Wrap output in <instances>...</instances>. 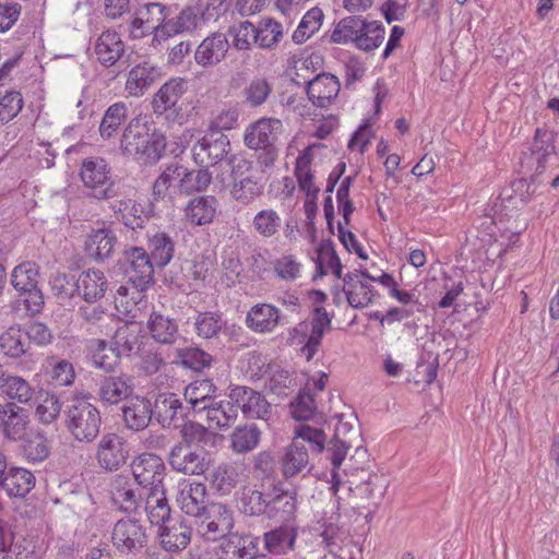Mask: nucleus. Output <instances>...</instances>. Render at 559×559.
Listing matches in <instances>:
<instances>
[{"instance_id":"nucleus-1","label":"nucleus","mask_w":559,"mask_h":559,"mask_svg":"<svg viewBox=\"0 0 559 559\" xmlns=\"http://www.w3.org/2000/svg\"><path fill=\"white\" fill-rule=\"evenodd\" d=\"M165 147V136L141 118H134L128 123L120 140L123 155L144 162L159 159Z\"/></svg>"},{"instance_id":"nucleus-2","label":"nucleus","mask_w":559,"mask_h":559,"mask_svg":"<svg viewBox=\"0 0 559 559\" xmlns=\"http://www.w3.org/2000/svg\"><path fill=\"white\" fill-rule=\"evenodd\" d=\"M555 133L547 129L538 128L535 131L530 151L524 153L521 158V168L530 177L531 182L522 179L516 183L515 190H522L526 187V194L532 195L536 192L538 177L545 171L547 164L555 158Z\"/></svg>"},{"instance_id":"nucleus-3","label":"nucleus","mask_w":559,"mask_h":559,"mask_svg":"<svg viewBox=\"0 0 559 559\" xmlns=\"http://www.w3.org/2000/svg\"><path fill=\"white\" fill-rule=\"evenodd\" d=\"M64 416L67 429L76 441L91 443L99 435L100 412L88 395L74 393L69 400Z\"/></svg>"},{"instance_id":"nucleus-4","label":"nucleus","mask_w":559,"mask_h":559,"mask_svg":"<svg viewBox=\"0 0 559 559\" xmlns=\"http://www.w3.org/2000/svg\"><path fill=\"white\" fill-rule=\"evenodd\" d=\"M331 317L324 307H316L310 320L296 324L288 331L290 345H302L301 353L309 361L313 358L321 344L325 331L331 329Z\"/></svg>"},{"instance_id":"nucleus-5","label":"nucleus","mask_w":559,"mask_h":559,"mask_svg":"<svg viewBox=\"0 0 559 559\" xmlns=\"http://www.w3.org/2000/svg\"><path fill=\"white\" fill-rule=\"evenodd\" d=\"M281 131V120L262 118L251 123L245 132L243 142L246 146L251 150L261 151L258 160L264 168L272 166L278 156L275 142Z\"/></svg>"},{"instance_id":"nucleus-6","label":"nucleus","mask_w":559,"mask_h":559,"mask_svg":"<svg viewBox=\"0 0 559 559\" xmlns=\"http://www.w3.org/2000/svg\"><path fill=\"white\" fill-rule=\"evenodd\" d=\"M80 178L87 195L97 200H110L118 197V187L111 178L108 163L98 156L83 159Z\"/></svg>"},{"instance_id":"nucleus-7","label":"nucleus","mask_w":559,"mask_h":559,"mask_svg":"<svg viewBox=\"0 0 559 559\" xmlns=\"http://www.w3.org/2000/svg\"><path fill=\"white\" fill-rule=\"evenodd\" d=\"M230 194L234 200L242 205H249L262 195L264 182L260 173L251 162L238 158L231 166Z\"/></svg>"},{"instance_id":"nucleus-8","label":"nucleus","mask_w":559,"mask_h":559,"mask_svg":"<svg viewBox=\"0 0 559 559\" xmlns=\"http://www.w3.org/2000/svg\"><path fill=\"white\" fill-rule=\"evenodd\" d=\"M234 512L224 503H212L195 520V533L204 540L216 542L230 535L234 527Z\"/></svg>"},{"instance_id":"nucleus-9","label":"nucleus","mask_w":559,"mask_h":559,"mask_svg":"<svg viewBox=\"0 0 559 559\" xmlns=\"http://www.w3.org/2000/svg\"><path fill=\"white\" fill-rule=\"evenodd\" d=\"M38 278L39 267L28 261L15 266L11 274L12 286L25 296V307L33 314L40 312L44 307V295L38 287Z\"/></svg>"},{"instance_id":"nucleus-10","label":"nucleus","mask_w":559,"mask_h":559,"mask_svg":"<svg viewBox=\"0 0 559 559\" xmlns=\"http://www.w3.org/2000/svg\"><path fill=\"white\" fill-rule=\"evenodd\" d=\"M111 540L121 554H138L147 544V534L144 525L135 519H121L112 528Z\"/></svg>"},{"instance_id":"nucleus-11","label":"nucleus","mask_w":559,"mask_h":559,"mask_svg":"<svg viewBox=\"0 0 559 559\" xmlns=\"http://www.w3.org/2000/svg\"><path fill=\"white\" fill-rule=\"evenodd\" d=\"M229 151V139L218 130H207L192 147L194 162L209 168L223 160Z\"/></svg>"},{"instance_id":"nucleus-12","label":"nucleus","mask_w":559,"mask_h":559,"mask_svg":"<svg viewBox=\"0 0 559 559\" xmlns=\"http://www.w3.org/2000/svg\"><path fill=\"white\" fill-rule=\"evenodd\" d=\"M135 484L143 491L164 487L165 464L164 461L152 453H144L135 457L131 464Z\"/></svg>"},{"instance_id":"nucleus-13","label":"nucleus","mask_w":559,"mask_h":559,"mask_svg":"<svg viewBox=\"0 0 559 559\" xmlns=\"http://www.w3.org/2000/svg\"><path fill=\"white\" fill-rule=\"evenodd\" d=\"M128 457V444L122 437L114 432H108L100 437L95 459L102 469L107 472L118 471L127 463Z\"/></svg>"},{"instance_id":"nucleus-14","label":"nucleus","mask_w":559,"mask_h":559,"mask_svg":"<svg viewBox=\"0 0 559 559\" xmlns=\"http://www.w3.org/2000/svg\"><path fill=\"white\" fill-rule=\"evenodd\" d=\"M277 462L285 479L299 475L305 477L313 467L306 445L299 440H293L285 447Z\"/></svg>"},{"instance_id":"nucleus-15","label":"nucleus","mask_w":559,"mask_h":559,"mask_svg":"<svg viewBox=\"0 0 559 559\" xmlns=\"http://www.w3.org/2000/svg\"><path fill=\"white\" fill-rule=\"evenodd\" d=\"M112 503L121 511L134 512L143 503L145 491L124 475H116L110 483Z\"/></svg>"},{"instance_id":"nucleus-16","label":"nucleus","mask_w":559,"mask_h":559,"mask_svg":"<svg viewBox=\"0 0 559 559\" xmlns=\"http://www.w3.org/2000/svg\"><path fill=\"white\" fill-rule=\"evenodd\" d=\"M229 399L236 403L237 411L241 409L247 418L267 420L271 416V403L251 388L236 386L230 391Z\"/></svg>"},{"instance_id":"nucleus-17","label":"nucleus","mask_w":559,"mask_h":559,"mask_svg":"<svg viewBox=\"0 0 559 559\" xmlns=\"http://www.w3.org/2000/svg\"><path fill=\"white\" fill-rule=\"evenodd\" d=\"M167 460L174 471L183 475H202L207 469L204 455L183 442H178L171 448Z\"/></svg>"},{"instance_id":"nucleus-18","label":"nucleus","mask_w":559,"mask_h":559,"mask_svg":"<svg viewBox=\"0 0 559 559\" xmlns=\"http://www.w3.org/2000/svg\"><path fill=\"white\" fill-rule=\"evenodd\" d=\"M229 47L225 34L212 33L198 45L194 51V61L204 69L214 68L225 59Z\"/></svg>"},{"instance_id":"nucleus-19","label":"nucleus","mask_w":559,"mask_h":559,"mask_svg":"<svg viewBox=\"0 0 559 559\" xmlns=\"http://www.w3.org/2000/svg\"><path fill=\"white\" fill-rule=\"evenodd\" d=\"M206 496L207 490L203 483L183 481L179 484L176 500L183 513L197 520L203 515L209 508L206 504Z\"/></svg>"},{"instance_id":"nucleus-20","label":"nucleus","mask_w":559,"mask_h":559,"mask_svg":"<svg viewBox=\"0 0 559 559\" xmlns=\"http://www.w3.org/2000/svg\"><path fill=\"white\" fill-rule=\"evenodd\" d=\"M128 267L126 273L129 281L138 289L143 290L153 280V264L148 253L139 247L126 251Z\"/></svg>"},{"instance_id":"nucleus-21","label":"nucleus","mask_w":559,"mask_h":559,"mask_svg":"<svg viewBox=\"0 0 559 559\" xmlns=\"http://www.w3.org/2000/svg\"><path fill=\"white\" fill-rule=\"evenodd\" d=\"M0 429L4 438L19 441L25 438L29 425L28 411L14 402L3 403Z\"/></svg>"},{"instance_id":"nucleus-22","label":"nucleus","mask_w":559,"mask_h":559,"mask_svg":"<svg viewBox=\"0 0 559 559\" xmlns=\"http://www.w3.org/2000/svg\"><path fill=\"white\" fill-rule=\"evenodd\" d=\"M246 467L236 462H225L217 465L210 474L212 488L221 496H228L245 480Z\"/></svg>"},{"instance_id":"nucleus-23","label":"nucleus","mask_w":559,"mask_h":559,"mask_svg":"<svg viewBox=\"0 0 559 559\" xmlns=\"http://www.w3.org/2000/svg\"><path fill=\"white\" fill-rule=\"evenodd\" d=\"M134 383L131 376L120 373L118 376L105 377L98 388V399L103 404L117 405L128 401L133 394Z\"/></svg>"},{"instance_id":"nucleus-24","label":"nucleus","mask_w":559,"mask_h":559,"mask_svg":"<svg viewBox=\"0 0 559 559\" xmlns=\"http://www.w3.org/2000/svg\"><path fill=\"white\" fill-rule=\"evenodd\" d=\"M166 8L160 3H148L135 13L131 22V35L134 38H142L146 35L157 33L160 23L166 19Z\"/></svg>"},{"instance_id":"nucleus-25","label":"nucleus","mask_w":559,"mask_h":559,"mask_svg":"<svg viewBox=\"0 0 559 559\" xmlns=\"http://www.w3.org/2000/svg\"><path fill=\"white\" fill-rule=\"evenodd\" d=\"M192 530L183 520H169L162 524L158 536L162 547L171 552L183 550L191 540Z\"/></svg>"},{"instance_id":"nucleus-26","label":"nucleus","mask_w":559,"mask_h":559,"mask_svg":"<svg viewBox=\"0 0 559 559\" xmlns=\"http://www.w3.org/2000/svg\"><path fill=\"white\" fill-rule=\"evenodd\" d=\"M340 82L333 74L321 73L308 83L307 94L317 107H328L340 93Z\"/></svg>"},{"instance_id":"nucleus-27","label":"nucleus","mask_w":559,"mask_h":559,"mask_svg":"<svg viewBox=\"0 0 559 559\" xmlns=\"http://www.w3.org/2000/svg\"><path fill=\"white\" fill-rule=\"evenodd\" d=\"M343 290L353 308H364L372 302L373 293L362 272H350L343 277Z\"/></svg>"},{"instance_id":"nucleus-28","label":"nucleus","mask_w":559,"mask_h":559,"mask_svg":"<svg viewBox=\"0 0 559 559\" xmlns=\"http://www.w3.org/2000/svg\"><path fill=\"white\" fill-rule=\"evenodd\" d=\"M186 90L187 82L183 79H170L155 93L152 100L153 111L156 115H164L168 110H175Z\"/></svg>"},{"instance_id":"nucleus-29","label":"nucleus","mask_w":559,"mask_h":559,"mask_svg":"<svg viewBox=\"0 0 559 559\" xmlns=\"http://www.w3.org/2000/svg\"><path fill=\"white\" fill-rule=\"evenodd\" d=\"M117 245V236L109 227L93 229L85 241L87 255L96 261H104L111 257Z\"/></svg>"},{"instance_id":"nucleus-30","label":"nucleus","mask_w":559,"mask_h":559,"mask_svg":"<svg viewBox=\"0 0 559 559\" xmlns=\"http://www.w3.org/2000/svg\"><path fill=\"white\" fill-rule=\"evenodd\" d=\"M122 416L127 428L133 431L144 430L153 416L151 402L142 396H134L122 407Z\"/></svg>"},{"instance_id":"nucleus-31","label":"nucleus","mask_w":559,"mask_h":559,"mask_svg":"<svg viewBox=\"0 0 559 559\" xmlns=\"http://www.w3.org/2000/svg\"><path fill=\"white\" fill-rule=\"evenodd\" d=\"M107 288V277L96 269L82 272L76 280V293L87 302H95L103 298Z\"/></svg>"},{"instance_id":"nucleus-32","label":"nucleus","mask_w":559,"mask_h":559,"mask_svg":"<svg viewBox=\"0 0 559 559\" xmlns=\"http://www.w3.org/2000/svg\"><path fill=\"white\" fill-rule=\"evenodd\" d=\"M218 201L213 195H199L191 199L185 207L186 219L194 226L212 223L216 216Z\"/></svg>"},{"instance_id":"nucleus-33","label":"nucleus","mask_w":559,"mask_h":559,"mask_svg":"<svg viewBox=\"0 0 559 559\" xmlns=\"http://www.w3.org/2000/svg\"><path fill=\"white\" fill-rule=\"evenodd\" d=\"M280 310L270 304H257L248 311L247 326L257 333H271L280 323Z\"/></svg>"},{"instance_id":"nucleus-34","label":"nucleus","mask_w":559,"mask_h":559,"mask_svg":"<svg viewBox=\"0 0 559 559\" xmlns=\"http://www.w3.org/2000/svg\"><path fill=\"white\" fill-rule=\"evenodd\" d=\"M178 191V173L176 164H171L157 177L153 185L152 205L156 206L160 203L164 207L173 204Z\"/></svg>"},{"instance_id":"nucleus-35","label":"nucleus","mask_w":559,"mask_h":559,"mask_svg":"<svg viewBox=\"0 0 559 559\" xmlns=\"http://www.w3.org/2000/svg\"><path fill=\"white\" fill-rule=\"evenodd\" d=\"M141 328L135 323H124L119 326L112 336V345L122 356L138 354L146 344Z\"/></svg>"},{"instance_id":"nucleus-36","label":"nucleus","mask_w":559,"mask_h":559,"mask_svg":"<svg viewBox=\"0 0 559 559\" xmlns=\"http://www.w3.org/2000/svg\"><path fill=\"white\" fill-rule=\"evenodd\" d=\"M158 76L157 69L148 61L134 66L128 73L126 92L133 97L142 96Z\"/></svg>"},{"instance_id":"nucleus-37","label":"nucleus","mask_w":559,"mask_h":559,"mask_svg":"<svg viewBox=\"0 0 559 559\" xmlns=\"http://www.w3.org/2000/svg\"><path fill=\"white\" fill-rule=\"evenodd\" d=\"M178 173V191L180 194H192L206 190L212 181V173L209 168L201 166L199 169H188L176 164Z\"/></svg>"},{"instance_id":"nucleus-38","label":"nucleus","mask_w":559,"mask_h":559,"mask_svg":"<svg viewBox=\"0 0 559 559\" xmlns=\"http://www.w3.org/2000/svg\"><path fill=\"white\" fill-rule=\"evenodd\" d=\"M257 543L249 536L229 535L218 547V559H254Z\"/></svg>"},{"instance_id":"nucleus-39","label":"nucleus","mask_w":559,"mask_h":559,"mask_svg":"<svg viewBox=\"0 0 559 559\" xmlns=\"http://www.w3.org/2000/svg\"><path fill=\"white\" fill-rule=\"evenodd\" d=\"M297 534L296 527L292 525H281L264 533V547L271 555H286L294 549Z\"/></svg>"},{"instance_id":"nucleus-40","label":"nucleus","mask_w":559,"mask_h":559,"mask_svg":"<svg viewBox=\"0 0 559 559\" xmlns=\"http://www.w3.org/2000/svg\"><path fill=\"white\" fill-rule=\"evenodd\" d=\"M95 55L98 61L106 67L114 66L124 51V44L114 31L100 34L95 44Z\"/></svg>"},{"instance_id":"nucleus-41","label":"nucleus","mask_w":559,"mask_h":559,"mask_svg":"<svg viewBox=\"0 0 559 559\" xmlns=\"http://www.w3.org/2000/svg\"><path fill=\"white\" fill-rule=\"evenodd\" d=\"M217 388L210 379L191 382L185 390V399L194 413L203 414L207 405L216 397Z\"/></svg>"},{"instance_id":"nucleus-42","label":"nucleus","mask_w":559,"mask_h":559,"mask_svg":"<svg viewBox=\"0 0 559 559\" xmlns=\"http://www.w3.org/2000/svg\"><path fill=\"white\" fill-rule=\"evenodd\" d=\"M153 414L162 426H171L183 416V407L175 393H159L154 402Z\"/></svg>"},{"instance_id":"nucleus-43","label":"nucleus","mask_w":559,"mask_h":559,"mask_svg":"<svg viewBox=\"0 0 559 559\" xmlns=\"http://www.w3.org/2000/svg\"><path fill=\"white\" fill-rule=\"evenodd\" d=\"M207 406L203 414H205L209 428H227L237 419V406L231 399L219 401L214 399Z\"/></svg>"},{"instance_id":"nucleus-44","label":"nucleus","mask_w":559,"mask_h":559,"mask_svg":"<svg viewBox=\"0 0 559 559\" xmlns=\"http://www.w3.org/2000/svg\"><path fill=\"white\" fill-rule=\"evenodd\" d=\"M35 486V476L27 469L21 467L8 468L3 478L1 489L9 497H25Z\"/></svg>"},{"instance_id":"nucleus-45","label":"nucleus","mask_w":559,"mask_h":559,"mask_svg":"<svg viewBox=\"0 0 559 559\" xmlns=\"http://www.w3.org/2000/svg\"><path fill=\"white\" fill-rule=\"evenodd\" d=\"M34 404V415L39 424L48 426L59 418L62 404L56 393L40 389L35 396Z\"/></svg>"},{"instance_id":"nucleus-46","label":"nucleus","mask_w":559,"mask_h":559,"mask_svg":"<svg viewBox=\"0 0 559 559\" xmlns=\"http://www.w3.org/2000/svg\"><path fill=\"white\" fill-rule=\"evenodd\" d=\"M143 501L144 510L152 524L160 526L171 520L165 487L146 491Z\"/></svg>"},{"instance_id":"nucleus-47","label":"nucleus","mask_w":559,"mask_h":559,"mask_svg":"<svg viewBox=\"0 0 559 559\" xmlns=\"http://www.w3.org/2000/svg\"><path fill=\"white\" fill-rule=\"evenodd\" d=\"M194 15L190 11H182L176 17L167 21L165 19L164 22L160 23L157 33H155L153 36L152 45L156 47L160 45L162 41H165L177 34L191 29L194 27Z\"/></svg>"},{"instance_id":"nucleus-48","label":"nucleus","mask_w":559,"mask_h":559,"mask_svg":"<svg viewBox=\"0 0 559 559\" xmlns=\"http://www.w3.org/2000/svg\"><path fill=\"white\" fill-rule=\"evenodd\" d=\"M152 337L162 344H173L178 336V323L175 319L153 311L147 322Z\"/></svg>"},{"instance_id":"nucleus-49","label":"nucleus","mask_w":559,"mask_h":559,"mask_svg":"<svg viewBox=\"0 0 559 559\" xmlns=\"http://www.w3.org/2000/svg\"><path fill=\"white\" fill-rule=\"evenodd\" d=\"M90 348L95 368L111 372L118 367L121 355L115 345H108L105 340H94Z\"/></svg>"},{"instance_id":"nucleus-50","label":"nucleus","mask_w":559,"mask_h":559,"mask_svg":"<svg viewBox=\"0 0 559 559\" xmlns=\"http://www.w3.org/2000/svg\"><path fill=\"white\" fill-rule=\"evenodd\" d=\"M129 106L124 102H117L110 105L100 121L99 134L103 139L108 140L115 136L128 117Z\"/></svg>"},{"instance_id":"nucleus-51","label":"nucleus","mask_w":559,"mask_h":559,"mask_svg":"<svg viewBox=\"0 0 559 559\" xmlns=\"http://www.w3.org/2000/svg\"><path fill=\"white\" fill-rule=\"evenodd\" d=\"M261 438L260 429L253 424H246L235 428L230 435V449L237 454L254 450Z\"/></svg>"},{"instance_id":"nucleus-52","label":"nucleus","mask_w":559,"mask_h":559,"mask_svg":"<svg viewBox=\"0 0 559 559\" xmlns=\"http://www.w3.org/2000/svg\"><path fill=\"white\" fill-rule=\"evenodd\" d=\"M0 391L10 400H16L21 404H27L34 395V389L25 379L11 374L0 377Z\"/></svg>"},{"instance_id":"nucleus-53","label":"nucleus","mask_w":559,"mask_h":559,"mask_svg":"<svg viewBox=\"0 0 559 559\" xmlns=\"http://www.w3.org/2000/svg\"><path fill=\"white\" fill-rule=\"evenodd\" d=\"M352 447L350 439H335L331 440L330 447L328 448V452L330 454V460L332 463L331 471V490L334 495L337 493L340 486L343 483L342 475L338 471L341 464L345 460L347 455L348 449Z\"/></svg>"},{"instance_id":"nucleus-54","label":"nucleus","mask_w":559,"mask_h":559,"mask_svg":"<svg viewBox=\"0 0 559 559\" xmlns=\"http://www.w3.org/2000/svg\"><path fill=\"white\" fill-rule=\"evenodd\" d=\"M310 164L311 155L308 152H305L297 158L295 167V175L297 177L298 186L307 194L306 205L309 203L314 204L319 193V188H317L313 182V175L310 170Z\"/></svg>"},{"instance_id":"nucleus-55","label":"nucleus","mask_w":559,"mask_h":559,"mask_svg":"<svg viewBox=\"0 0 559 559\" xmlns=\"http://www.w3.org/2000/svg\"><path fill=\"white\" fill-rule=\"evenodd\" d=\"M365 21L358 16L342 19L332 32L331 40L335 44L353 43L357 47L358 36L362 32Z\"/></svg>"},{"instance_id":"nucleus-56","label":"nucleus","mask_w":559,"mask_h":559,"mask_svg":"<svg viewBox=\"0 0 559 559\" xmlns=\"http://www.w3.org/2000/svg\"><path fill=\"white\" fill-rule=\"evenodd\" d=\"M118 221H121L127 227L132 229L142 228V207L132 199H122L111 204Z\"/></svg>"},{"instance_id":"nucleus-57","label":"nucleus","mask_w":559,"mask_h":559,"mask_svg":"<svg viewBox=\"0 0 559 559\" xmlns=\"http://www.w3.org/2000/svg\"><path fill=\"white\" fill-rule=\"evenodd\" d=\"M151 255L150 258L158 267L166 266L174 257L175 243L173 239L165 233H157L148 243Z\"/></svg>"},{"instance_id":"nucleus-58","label":"nucleus","mask_w":559,"mask_h":559,"mask_svg":"<svg viewBox=\"0 0 559 559\" xmlns=\"http://www.w3.org/2000/svg\"><path fill=\"white\" fill-rule=\"evenodd\" d=\"M27 347L25 333L20 328L11 326L0 335V348L9 357H21Z\"/></svg>"},{"instance_id":"nucleus-59","label":"nucleus","mask_w":559,"mask_h":559,"mask_svg":"<svg viewBox=\"0 0 559 559\" xmlns=\"http://www.w3.org/2000/svg\"><path fill=\"white\" fill-rule=\"evenodd\" d=\"M324 19L322 10L318 7L310 9L301 19L297 29L293 34V40L296 44L307 41L321 27Z\"/></svg>"},{"instance_id":"nucleus-60","label":"nucleus","mask_w":559,"mask_h":559,"mask_svg":"<svg viewBox=\"0 0 559 559\" xmlns=\"http://www.w3.org/2000/svg\"><path fill=\"white\" fill-rule=\"evenodd\" d=\"M282 225V218L275 210L264 209L259 211L252 219L254 230L263 238L275 236Z\"/></svg>"},{"instance_id":"nucleus-61","label":"nucleus","mask_w":559,"mask_h":559,"mask_svg":"<svg viewBox=\"0 0 559 559\" xmlns=\"http://www.w3.org/2000/svg\"><path fill=\"white\" fill-rule=\"evenodd\" d=\"M271 501H267L264 495L254 488L243 487L240 496V509L247 515H260L267 511Z\"/></svg>"},{"instance_id":"nucleus-62","label":"nucleus","mask_w":559,"mask_h":559,"mask_svg":"<svg viewBox=\"0 0 559 559\" xmlns=\"http://www.w3.org/2000/svg\"><path fill=\"white\" fill-rule=\"evenodd\" d=\"M212 356L198 347L177 349V362L194 371H202L210 367Z\"/></svg>"},{"instance_id":"nucleus-63","label":"nucleus","mask_w":559,"mask_h":559,"mask_svg":"<svg viewBox=\"0 0 559 559\" xmlns=\"http://www.w3.org/2000/svg\"><path fill=\"white\" fill-rule=\"evenodd\" d=\"M49 378L51 383L57 386H71L75 379L76 373L72 362L67 359H50Z\"/></svg>"},{"instance_id":"nucleus-64","label":"nucleus","mask_w":559,"mask_h":559,"mask_svg":"<svg viewBox=\"0 0 559 559\" xmlns=\"http://www.w3.org/2000/svg\"><path fill=\"white\" fill-rule=\"evenodd\" d=\"M222 326V317L211 311L200 312L194 320L198 336L206 340L217 336Z\"/></svg>"}]
</instances>
